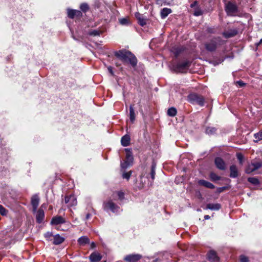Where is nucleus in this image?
Instances as JSON below:
<instances>
[{"label":"nucleus","instance_id":"nucleus-1","mask_svg":"<svg viewBox=\"0 0 262 262\" xmlns=\"http://www.w3.org/2000/svg\"><path fill=\"white\" fill-rule=\"evenodd\" d=\"M114 54L116 57L123 62L129 63L133 67L137 66V59L130 52L125 50H121L116 51Z\"/></svg>","mask_w":262,"mask_h":262},{"label":"nucleus","instance_id":"nucleus-2","mask_svg":"<svg viewBox=\"0 0 262 262\" xmlns=\"http://www.w3.org/2000/svg\"><path fill=\"white\" fill-rule=\"evenodd\" d=\"M222 42L223 40L220 37H213L205 42L204 47L207 51L212 52L222 45Z\"/></svg>","mask_w":262,"mask_h":262},{"label":"nucleus","instance_id":"nucleus-3","mask_svg":"<svg viewBox=\"0 0 262 262\" xmlns=\"http://www.w3.org/2000/svg\"><path fill=\"white\" fill-rule=\"evenodd\" d=\"M191 62L188 60H185L179 63L172 61L170 63L169 67L171 70L176 72H184L190 66Z\"/></svg>","mask_w":262,"mask_h":262},{"label":"nucleus","instance_id":"nucleus-4","mask_svg":"<svg viewBox=\"0 0 262 262\" xmlns=\"http://www.w3.org/2000/svg\"><path fill=\"white\" fill-rule=\"evenodd\" d=\"M188 100L189 102L193 104H198L201 106L204 105V98L202 95L196 93L190 94L188 96Z\"/></svg>","mask_w":262,"mask_h":262},{"label":"nucleus","instance_id":"nucleus-5","mask_svg":"<svg viewBox=\"0 0 262 262\" xmlns=\"http://www.w3.org/2000/svg\"><path fill=\"white\" fill-rule=\"evenodd\" d=\"M262 166V161H252L249 164L245 169V172L250 174L256 170L259 169Z\"/></svg>","mask_w":262,"mask_h":262},{"label":"nucleus","instance_id":"nucleus-6","mask_svg":"<svg viewBox=\"0 0 262 262\" xmlns=\"http://www.w3.org/2000/svg\"><path fill=\"white\" fill-rule=\"evenodd\" d=\"M105 210H110L113 213H117L120 210V207L117 205L113 200H108L103 203Z\"/></svg>","mask_w":262,"mask_h":262},{"label":"nucleus","instance_id":"nucleus-7","mask_svg":"<svg viewBox=\"0 0 262 262\" xmlns=\"http://www.w3.org/2000/svg\"><path fill=\"white\" fill-rule=\"evenodd\" d=\"M125 151L126 152L125 161L124 163H121V167L123 169H125L133 163L134 160L131 149L126 148Z\"/></svg>","mask_w":262,"mask_h":262},{"label":"nucleus","instance_id":"nucleus-8","mask_svg":"<svg viewBox=\"0 0 262 262\" xmlns=\"http://www.w3.org/2000/svg\"><path fill=\"white\" fill-rule=\"evenodd\" d=\"M225 10L228 15H232L238 11V8L236 5L229 2L226 5Z\"/></svg>","mask_w":262,"mask_h":262},{"label":"nucleus","instance_id":"nucleus-9","mask_svg":"<svg viewBox=\"0 0 262 262\" xmlns=\"http://www.w3.org/2000/svg\"><path fill=\"white\" fill-rule=\"evenodd\" d=\"M124 199V193L123 192L119 191L114 192L111 198L109 200H113V201L122 202Z\"/></svg>","mask_w":262,"mask_h":262},{"label":"nucleus","instance_id":"nucleus-10","mask_svg":"<svg viewBox=\"0 0 262 262\" xmlns=\"http://www.w3.org/2000/svg\"><path fill=\"white\" fill-rule=\"evenodd\" d=\"M214 164L217 168L224 170L226 168V164L224 160L220 157H216L214 159Z\"/></svg>","mask_w":262,"mask_h":262},{"label":"nucleus","instance_id":"nucleus-11","mask_svg":"<svg viewBox=\"0 0 262 262\" xmlns=\"http://www.w3.org/2000/svg\"><path fill=\"white\" fill-rule=\"evenodd\" d=\"M65 203L67 204L68 206L72 207L77 205V202L74 195H70L65 197Z\"/></svg>","mask_w":262,"mask_h":262},{"label":"nucleus","instance_id":"nucleus-12","mask_svg":"<svg viewBox=\"0 0 262 262\" xmlns=\"http://www.w3.org/2000/svg\"><path fill=\"white\" fill-rule=\"evenodd\" d=\"M207 259L210 262H218L220 260L216 252L214 250H210L207 253Z\"/></svg>","mask_w":262,"mask_h":262},{"label":"nucleus","instance_id":"nucleus-13","mask_svg":"<svg viewBox=\"0 0 262 262\" xmlns=\"http://www.w3.org/2000/svg\"><path fill=\"white\" fill-rule=\"evenodd\" d=\"M141 255L138 254L127 255L124 260L128 262H137L141 258Z\"/></svg>","mask_w":262,"mask_h":262},{"label":"nucleus","instance_id":"nucleus-14","mask_svg":"<svg viewBox=\"0 0 262 262\" xmlns=\"http://www.w3.org/2000/svg\"><path fill=\"white\" fill-rule=\"evenodd\" d=\"M135 17L138 20V24L141 26L143 27L146 24L147 19L145 16H144L139 12H136L135 13Z\"/></svg>","mask_w":262,"mask_h":262},{"label":"nucleus","instance_id":"nucleus-15","mask_svg":"<svg viewBox=\"0 0 262 262\" xmlns=\"http://www.w3.org/2000/svg\"><path fill=\"white\" fill-rule=\"evenodd\" d=\"M230 177L231 178H236L239 176L238 168L235 165H232L230 166Z\"/></svg>","mask_w":262,"mask_h":262},{"label":"nucleus","instance_id":"nucleus-16","mask_svg":"<svg viewBox=\"0 0 262 262\" xmlns=\"http://www.w3.org/2000/svg\"><path fill=\"white\" fill-rule=\"evenodd\" d=\"M39 199L37 195H34L31 198V205L33 207V211H36L38 206Z\"/></svg>","mask_w":262,"mask_h":262},{"label":"nucleus","instance_id":"nucleus-17","mask_svg":"<svg viewBox=\"0 0 262 262\" xmlns=\"http://www.w3.org/2000/svg\"><path fill=\"white\" fill-rule=\"evenodd\" d=\"M221 205L220 204L209 203L206 205V206L204 209H209L211 210H219L221 209Z\"/></svg>","mask_w":262,"mask_h":262},{"label":"nucleus","instance_id":"nucleus-18","mask_svg":"<svg viewBox=\"0 0 262 262\" xmlns=\"http://www.w3.org/2000/svg\"><path fill=\"white\" fill-rule=\"evenodd\" d=\"M238 33L236 29H231L223 33V35L226 38H230L235 36Z\"/></svg>","mask_w":262,"mask_h":262},{"label":"nucleus","instance_id":"nucleus-19","mask_svg":"<svg viewBox=\"0 0 262 262\" xmlns=\"http://www.w3.org/2000/svg\"><path fill=\"white\" fill-rule=\"evenodd\" d=\"M51 223L52 225H59L65 223V220L61 216H57L53 217Z\"/></svg>","mask_w":262,"mask_h":262},{"label":"nucleus","instance_id":"nucleus-20","mask_svg":"<svg viewBox=\"0 0 262 262\" xmlns=\"http://www.w3.org/2000/svg\"><path fill=\"white\" fill-rule=\"evenodd\" d=\"M102 256L98 252H93L90 255V259L92 262H96L101 260Z\"/></svg>","mask_w":262,"mask_h":262},{"label":"nucleus","instance_id":"nucleus-21","mask_svg":"<svg viewBox=\"0 0 262 262\" xmlns=\"http://www.w3.org/2000/svg\"><path fill=\"white\" fill-rule=\"evenodd\" d=\"M45 213L42 209H39L36 213V222L38 223H41L44 219Z\"/></svg>","mask_w":262,"mask_h":262},{"label":"nucleus","instance_id":"nucleus-22","mask_svg":"<svg viewBox=\"0 0 262 262\" xmlns=\"http://www.w3.org/2000/svg\"><path fill=\"white\" fill-rule=\"evenodd\" d=\"M198 183L200 185L203 186L208 188L214 189L215 188L213 184L204 180H199Z\"/></svg>","mask_w":262,"mask_h":262},{"label":"nucleus","instance_id":"nucleus-23","mask_svg":"<svg viewBox=\"0 0 262 262\" xmlns=\"http://www.w3.org/2000/svg\"><path fill=\"white\" fill-rule=\"evenodd\" d=\"M64 239L65 238L61 236L58 234H57L54 236V241L53 243L55 245H59L62 243Z\"/></svg>","mask_w":262,"mask_h":262},{"label":"nucleus","instance_id":"nucleus-24","mask_svg":"<svg viewBox=\"0 0 262 262\" xmlns=\"http://www.w3.org/2000/svg\"><path fill=\"white\" fill-rule=\"evenodd\" d=\"M130 138L129 135H125L123 136L121 140V145L123 146H127L130 144Z\"/></svg>","mask_w":262,"mask_h":262},{"label":"nucleus","instance_id":"nucleus-25","mask_svg":"<svg viewBox=\"0 0 262 262\" xmlns=\"http://www.w3.org/2000/svg\"><path fill=\"white\" fill-rule=\"evenodd\" d=\"M172 12V10L170 8H164L160 12L161 17L162 19L165 18L168 14Z\"/></svg>","mask_w":262,"mask_h":262},{"label":"nucleus","instance_id":"nucleus-26","mask_svg":"<svg viewBox=\"0 0 262 262\" xmlns=\"http://www.w3.org/2000/svg\"><path fill=\"white\" fill-rule=\"evenodd\" d=\"M183 51V48L180 47H174L171 49V52L176 57H177Z\"/></svg>","mask_w":262,"mask_h":262},{"label":"nucleus","instance_id":"nucleus-27","mask_svg":"<svg viewBox=\"0 0 262 262\" xmlns=\"http://www.w3.org/2000/svg\"><path fill=\"white\" fill-rule=\"evenodd\" d=\"M129 119L130 121L133 123L136 119V115L133 105L129 106Z\"/></svg>","mask_w":262,"mask_h":262},{"label":"nucleus","instance_id":"nucleus-28","mask_svg":"<svg viewBox=\"0 0 262 262\" xmlns=\"http://www.w3.org/2000/svg\"><path fill=\"white\" fill-rule=\"evenodd\" d=\"M78 242L79 245L83 246L86 244L89 243L90 240L87 236H83L79 238L78 239Z\"/></svg>","mask_w":262,"mask_h":262},{"label":"nucleus","instance_id":"nucleus-29","mask_svg":"<svg viewBox=\"0 0 262 262\" xmlns=\"http://www.w3.org/2000/svg\"><path fill=\"white\" fill-rule=\"evenodd\" d=\"M156 164L155 162H153L151 164V170L150 172V176L152 181L155 179L156 174Z\"/></svg>","mask_w":262,"mask_h":262},{"label":"nucleus","instance_id":"nucleus-30","mask_svg":"<svg viewBox=\"0 0 262 262\" xmlns=\"http://www.w3.org/2000/svg\"><path fill=\"white\" fill-rule=\"evenodd\" d=\"M209 178L210 180L213 182H216L217 181L221 180L222 178L220 176H217L216 173L213 172H211L209 174Z\"/></svg>","mask_w":262,"mask_h":262},{"label":"nucleus","instance_id":"nucleus-31","mask_svg":"<svg viewBox=\"0 0 262 262\" xmlns=\"http://www.w3.org/2000/svg\"><path fill=\"white\" fill-rule=\"evenodd\" d=\"M216 128L214 127H207L205 129V133L209 135H212L215 133Z\"/></svg>","mask_w":262,"mask_h":262},{"label":"nucleus","instance_id":"nucleus-32","mask_svg":"<svg viewBox=\"0 0 262 262\" xmlns=\"http://www.w3.org/2000/svg\"><path fill=\"white\" fill-rule=\"evenodd\" d=\"M177 113L176 108L172 107L169 108L167 111V115L170 117H174L176 115Z\"/></svg>","mask_w":262,"mask_h":262},{"label":"nucleus","instance_id":"nucleus-33","mask_svg":"<svg viewBox=\"0 0 262 262\" xmlns=\"http://www.w3.org/2000/svg\"><path fill=\"white\" fill-rule=\"evenodd\" d=\"M248 181L254 185H257L259 184L258 179L255 177L248 178Z\"/></svg>","mask_w":262,"mask_h":262},{"label":"nucleus","instance_id":"nucleus-34","mask_svg":"<svg viewBox=\"0 0 262 262\" xmlns=\"http://www.w3.org/2000/svg\"><path fill=\"white\" fill-rule=\"evenodd\" d=\"M119 23L124 26H127L129 25V20L126 18H122L119 19Z\"/></svg>","mask_w":262,"mask_h":262},{"label":"nucleus","instance_id":"nucleus-35","mask_svg":"<svg viewBox=\"0 0 262 262\" xmlns=\"http://www.w3.org/2000/svg\"><path fill=\"white\" fill-rule=\"evenodd\" d=\"M102 33V32L101 31L98 30H94L90 31L89 33V34L90 35L95 36L100 35Z\"/></svg>","mask_w":262,"mask_h":262},{"label":"nucleus","instance_id":"nucleus-36","mask_svg":"<svg viewBox=\"0 0 262 262\" xmlns=\"http://www.w3.org/2000/svg\"><path fill=\"white\" fill-rule=\"evenodd\" d=\"M254 138L256 139L255 141L258 142L262 140V130L254 135Z\"/></svg>","mask_w":262,"mask_h":262},{"label":"nucleus","instance_id":"nucleus-37","mask_svg":"<svg viewBox=\"0 0 262 262\" xmlns=\"http://www.w3.org/2000/svg\"><path fill=\"white\" fill-rule=\"evenodd\" d=\"M75 10L68 9V16L70 18H73L75 16Z\"/></svg>","mask_w":262,"mask_h":262},{"label":"nucleus","instance_id":"nucleus-38","mask_svg":"<svg viewBox=\"0 0 262 262\" xmlns=\"http://www.w3.org/2000/svg\"><path fill=\"white\" fill-rule=\"evenodd\" d=\"M80 8L81 10V11H82L84 12H85L89 10V7L86 3H82L81 4Z\"/></svg>","mask_w":262,"mask_h":262},{"label":"nucleus","instance_id":"nucleus-39","mask_svg":"<svg viewBox=\"0 0 262 262\" xmlns=\"http://www.w3.org/2000/svg\"><path fill=\"white\" fill-rule=\"evenodd\" d=\"M7 212V210L2 205H0V213L1 215H6Z\"/></svg>","mask_w":262,"mask_h":262},{"label":"nucleus","instance_id":"nucleus-40","mask_svg":"<svg viewBox=\"0 0 262 262\" xmlns=\"http://www.w3.org/2000/svg\"><path fill=\"white\" fill-rule=\"evenodd\" d=\"M239 259H240L241 262H248L249 261L248 257H247L244 255H242L240 256Z\"/></svg>","mask_w":262,"mask_h":262},{"label":"nucleus","instance_id":"nucleus-41","mask_svg":"<svg viewBox=\"0 0 262 262\" xmlns=\"http://www.w3.org/2000/svg\"><path fill=\"white\" fill-rule=\"evenodd\" d=\"M236 157H237V159L238 160V161L239 162V163L241 164H243V155L241 154H240V153H238L236 155Z\"/></svg>","mask_w":262,"mask_h":262},{"label":"nucleus","instance_id":"nucleus-42","mask_svg":"<svg viewBox=\"0 0 262 262\" xmlns=\"http://www.w3.org/2000/svg\"><path fill=\"white\" fill-rule=\"evenodd\" d=\"M131 175V172H125L122 174V177L124 179H126L127 180H128Z\"/></svg>","mask_w":262,"mask_h":262},{"label":"nucleus","instance_id":"nucleus-43","mask_svg":"<svg viewBox=\"0 0 262 262\" xmlns=\"http://www.w3.org/2000/svg\"><path fill=\"white\" fill-rule=\"evenodd\" d=\"M75 16H77V17H80L82 15V13L79 10H75Z\"/></svg>","mask_w":262,"mask_h":262},{"label":"nucleus","instance_id":"nucleus-44","mask_svg":"<svg viewBox=\"0 0 262 262\" xmlns=\"http://www.w3.org/2000/svg\"><path fill=\"white\" fill-rule=\"evenodd\" d=\"M156 3L157 4L160 5H162L165 3L163 0H156Z\"/></svg>","mask_w":262,"mask_h":262},{"label":"nucleus","instance_id":"nucleus-45","mask_svg":"<svg viewBox=\"0 0 262 262\" xmlns=\"http://www.w3.org/2000/svg\"><path fill=\"white\" fill-rule=\"evenodd\" d=\"M207 32L210 33H214V29L211 28H208L207 29Z\"/></svg>","mask_w":262,"mask_h":262},{"label":"nucleus","instance_id":"nucleus-46","mask_svg":"<svg viewBox=\"0 0 262 262\" xmlns=\"http://www.w3.org/2000/svg\"><path fill=\"white\" fill-rule=\"evenodd\" d=\"M92 216V214L90 213H88L86 214V216H85V219H84V220H89Z\"/></svg>","mask_w":262,"mask_h":262},{"label":"nucleus","instance_id":"nucleus-47","mask_svg":"<svg viewBox=\"0 0 262 262\" xmlns=\"http://www.w3.org/2000/svg\"><path fill=\"white\" fill-rule=\"evenodd\" d=\"M226 188V187H220L218 189V191L219 192H222L223 190H225Z\"/></svg>","mask_w":262,"mask_h":262},{"label":"nucleus","instance_id":"nucleus-48","mask_svg":"<svg viewBox=\"0 0 262 262\" xmlns=\"http://www.w3.org/2000/svg\"><path fill=\"white\" fill-rule=\"evenodd\" d=\"M237 83H238V84L241 86H243L244 85H245V83L243 82V81H238L237 82Z\"/></svg>","mask_w":262,"mask_h":262},{"label":"nucleus","instance_id":"nucleus-49","mask_svg":"<svg viewBox=\"0 0 262 262\" xmlns=\"http://www.w3.org/2000/svg\"><path fill=\"white\" fill-rule=\"evenodd\" d=\"M108 71L110 72V73L112 74V75H113V70H112V68L111 67H108Z\"/></svg>","mask_w":262,"mask_h":262},{"label":"nucleus","instance_id":"nucleus-50","mask_svg":"<svg viewBox=\"0 0 262 262\" xmlns=\"http://www.w3.org/2000/svg\"><path fill=\"white\" fill-rule=\"evenodd\" d=\"M194 15L195 16H199L201 15V12L200 11H195Z\"/></svg>","mask_w":262,"mask_h":262},{"label":"nucleus","instance_id":"nucleus-51","mask_svg":"<svg viewBox=\"0 0 262 262\" xmlns=\"http://www.w3.org/2000/svg\"><path fill=\"white\" fill-rule=\"evenodd\" d=\"M91 248H94L96 247V244L94 242H92L91 244Z\"/></svg>","mask_w":262,"mask_h":262},{"label":"nucleus","instance_id":"nucleus-52","mask_svg":"<svg viewBox=\"0 0 262 262\" xmlns=\"http://www.w3.org/2000/svg\"><path fill=\"white\" fill-rule=\"evenodd\" d=\"M210 218V216H209V215H205L204 216V219H205V220H208V219H209Z\"/></svg>","mask_w":262,"mask_h":262},{"label":"nucleus","instance_id":"nucleus-53","mask_svg":"<svg viewBox=\"0 0 262 262\" xmlns=\"http://www.w3.org/2000/svg\"><path fill=\"white\" fill-rule=\"evenodd\" d=\"M197 2L195 1L192 4H191V7H194L195 5H196Z\"/></svg>","mask_w":262,"mask_h":262},{"label":"nucleus","instance_id":"nucleus-54","mask_svg":"<svg viewBox=\"0 0 262 262\" xmlns=\"http://www.w3.org/2000/svg\"><path fill=\"white\" fill-rule=\"evenodd\" d=\"M261 43H262V38L259 40V42H258L256 44V46H258L260 45Z\"/></svg>","mask_w":262,"mask_h":262},{"label":"nucleus","instance_id":"nucleus-55","mask_svg":"<svg viewBox=\"0 0 262 262\" xmlns=\"http://www.w3.org/2000/svg\"><path fill=\"white\" fill-rule=\"evenodd\" d=\"M51 235H52V233H50V232H48L46 234L47 236H51Z\"/></svg>","mask_w":262,"mask_h":262}]
</instances>
